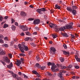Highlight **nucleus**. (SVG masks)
<instances>
[{"label":"nucleus","instance_id":"obj_58","mask_svg":"<svg viewBox=\"0 0 80 80\" xmlns=\"http://www.w3.org/2000/svg\"><path fill=\"white\" fill-rule=\"evenodd\" d=\"M14 47L16 49H17V46L16 45H14Z\"/></svg>","mask_w":80,"mask_h":80},{"label":"nucleus","instance_id":"obj_7","mask_svg":"<svg viewBox=\"0 0 80 80\" xmlns=\"http://www.w3.org/2000/svg\"><path fill=\"white\" fill-rule=\"evenodd\" d=\"M21 28L23 31H27L28 30V27L24 25H22L21 27Z\"/></svg>","mask_w":80,"mask_h":80},{"label":"nucleus","instance_id":"obj_56","mask_svg":"<svg viewBox=\"0 0 80 80\" xmlns=\"http://www.w3.org/2000/svg\"><path fill=\"white\" fill-rule=\"evenodd\" d=\"M75 68L78 69L79 68V66H75Z\"/></svg>","mask_w":80,"mask_h":80},{"label":"nucleus","instance_id":"obj_53","mask_svg":"<svg viewBox=\"0 0 80 80\" xmlns=\"http://www.w3.org/2000/svg\"><path fill=\"white\" fill-rule=\"evenodd\" d=\"M32 51H29V52L28 53V54L30 55H31V54H32Z\"/></svg>","mask_w":80,"mask_h":80},{"label":"nucleus","instance_id":"obj_27","mask_svg":"<svg viewBox=\"0 0 80 80\" xmlns=\"http://www.w3.org/2000/svg\"><path fill=\"white\" fill-rule=\"evenodd\" d=\"M31 40V38L28 37V38H26L24 39V40L25 41H28V40Z\"/></svg>","mask_w":80,"mask_h":80},{"label":"nucleus","instance_id":"obj_31","mask_svg":"<svg viewBox=\"0 0 80 80\" xmlns=\"http://www.w3.org/2000/svg\"><path fill=\"white\" fill-rule=\"evenodd\" d=\"M26 33L27 35H28V36H30V35H31V34H30L29 32H26Z\"/></svg>","mask_w":80,"mask_h":80},{"label":"nucleus","instance_id":"obj_43","mask_svg":"<svg viewBox=\"0 0 80 80\" xmlns=\"http://www.w3.org/2000/svg\"><path fill=\"white\" fill-rule=\"evenodd\" d=\"M22 75H23V76H24V78H28V77L27 76H26V75H25V74H23Z\"/></svg>","mask_w":80,"mask_h":80},{"label":"nucleus","instance_id":"obj_57","mask_svg":"<svg viewBox=\"0 0 80 80\" xmlns=\"http://www.w3.org/2000/svg\"><path fill=\"white\" fill-rule=\"evenodd\" d=\"M36 59L38 61H39V60H40V59L38 57H36Z\"/></svg>","mask_w":80,"mask_h":80},{"label":"nucleus","instance_id":"obj_13","mask_svg":"<svg viewBox=\"0 0 80 80\" xmlns=\"http://www.w3.org/2000/svg\"><path fill=\"white\" fill-rule=\"evenodd\" d=\"M17 66L18 67L20 66V65H21V63H22V62L20 60H17Z\"/></svg>","mask_w":80,"mask_h":80},{"label":"nucleus","instance_id":"obj_42","mask_svg":"<svg viewBox=\"0 0 80 80\" xmlns=\"http://www.w3.org/2000/svg\"><path fill=\"white\" fill-rule=\"evenodd\" d=\"M13 44H14V42H13L12 41L11 42L10 45H11V46H12V45H13Z\"/></svg>","mask_w":80,"mask_h":80},{"label":"nucleus","instance_id":"obj_26","mask_svg":"<svg viewBox=\"0 0 80 80\" xmlns=\"http://www.w3.org/2000/svg\"><path fill=\"white\" fill-rule=\"evenodd\" d=\"M54 62H47V65L48 66H50L51 65L52 66V65H53V63Z\"/></svg>","mask_w":80,"mask_h":80},{"label":"nucleus","instance_id":"obj_34","mask_svg":"<svg viewBox=\"0 0 80 80\" xmlns=\"http://www.w3.org/2000/svg\"><path fill=\"white\" fill-rule=\"evenodd\" d=\"M31 45L32 46V47H35V43H30Z\"/></svg>","mask_w":80,"mask_h":80},{"label":"nucleus","instance_id":"obj_40","mask_svg":"<svg viewBox=\"0 0 80 80\" xmlns=\"http://www.w3.org/2000/svg\"><path fill=\"white\" fill-rule=\"evenodd\" d=\"M8 56L9 58H12V55L11 53H9L8 54Z\"/></svg>","mask_w":80,"mask_h":80},{"label":"nucleus","instance_id":"obj_29","mask_svg":"<svg viewBox=\"0 0 80 80\" xmlns=\"http://www.w3.org/2000/svg\"><path fill=\"white\" fill-rule=\"evenodd\" d=\"M55 8H57V9H60V6H58V4H56V5L55 6Z\"/></svg>","mask_w":80,"mask_h":80},{"label":"nucleus","instance_id":"obj_5","mask_svg":"<svg viewBox=\"0 0 80 80\" xmlns=\"http://www.w3.org/2000/svg\"><path fill=\"white\" fill-rule=\"evenodd\" d=\"M49 51L51 53H52V54L53 55L55 54V52H56V49H55V48L52 47L50 48L49 49Z\"/></svg>","mask_w":80,"mask_h":80},{"label":"nucleus","instance_id":"obj_35","mask_svg":"<svg viewBox=\"0 0 80 80\" xmlns=\"http://www.w3.org/2000/svg\"><path fill=\"white\" fill-rule=\"evenodd\" d=\"M32 73H34V74H35V75H37V73H38V72H37V71H33Z\"/></svg>","mask_w":80,"mask_h":80},{"label":"nucleus","instance_id":"obj_52","mask_svg":"<svg viewBox=\"0 0 80 80\" xmlns=\"http://www.w3.org/2000/svg\"><path fill=\"white\" fill-rule=\"evenodd\" d=\"M8 17L6 16H5L4 18L5 19V20H7V19H8Z\"/></svg>","mask_w":80,"mask_h":80},{"label":"nucleus","instance_id":"obj_44","mask_svg":"<svg viewBox=\"0 0 80 80\" xmlns=\"http://www.w3.org/2000/svg\"><path fill=\"white\" fill-rule=\"evenodd\" d=\"M1 62L2 63L3 65H4V66H5V65H6V63H5V62L3 61H2Z\"/></svg>","mask_w":80,"mask_h":80},{"label":"nucleus","instance_id":"obj_25","mask_svg":"<svg viewBox=\"0 0 80 80\" xmlns=\"http://www.w3.org/2000/svg\"><path fill=\"white\" fill-rule=\"evenodd\" d=\"M60 60L61 62H64L65 60V59H64V58H63L60 57Z\"/></svg>","mask_w":80,"mask_h":80},{"label":"nucleus","instance_id":"obj_61","mask_svg":"<svg viewBox=\"0 0 80 80\" xmlns=\"http://www.w3.org/2000/svg\"><path fill=\"white\" fill-rule=\"evenodd\" d=\"M15 25H16V26H18V23L17 22H16L15 23Z\"/></svg>","mask_w":80,"mask_h":80},{"label":"nucleus","instance_id":"obj_59","mask_svg":"<svg viewBox=\"0 0 80 80\" xmlns=\"http://www.w3.org/2000/svg\"><path fill=\"white\" fill-rule=\"evenodd\" d=\"M44 18L45 19H46V20H47V16H46V15H44Z\"/></svg>","mask_w":80,"mask_h":80},{"label":"nucleus","instance_id":"obj_18","mask_svg":"<svg viewBox=\"0 0 80 80\" xmlns=\"http://www.w3.org/2000/svg\"><path fill=\"white\" fill-rule=\"evenodd\" d=\"M62 52H63V54L64 55H69V54H70V53H69V52H67L65 51H62Z\"/></svg>","mask_w":80,"mask_h":80},{"label":"nucleus","instance_id":"obj_41","mask_svg":"<svg viewBox=\"0 0 80 80\" xmlns=\"http://www.w3.org/2000/svg\"><path fill=\"white\" fill-rule=\"evenodd\" d=\"M58 2L60 4L62 3V0H58Z\"/></svg>","mask_w":80,"mask_h":80},{"label":"nucleus","instance_id":"obj_17","mask_svg":"<svg viewBox=\"0 0 80 80\" xmlns=\"http://www.w3.org/2000/svg\"><path fill=\"white\" fill-rule=\"evenodd\" d=\"M21 15L23 17H25L27 15V13L24 12H21Z\"/></svg>","mask_w":80,"mask_h":80},{"label":"nucleus","instance_id":"obj_9","mask_svg":"<svg viewBox=\"0 0 80 80\" xmlns=\"http://www.w3.org/2000/svg\"><path fill=\"white\" fill-rule=\"evenodd\" d=\"M57 65L58 67H61V69H65V68H67V67L66 66H63L61 64H57Z\"/></svg>","mask_w":80,"mask_h":80},{"label":"nucleus","instance_id":"obj_45","mask_svg":"<svg viewBox=\"0 0 80 80\" xmlns=\"http://www.w3.org/2000/svg\"><path fill=\"white\" fill-rule=\"evenodd\" d=\"M68 68H72V65H69L68 67Z\"/></svg>","mask_w":80,"mask_h":80},{"label":"nucleus","instance_id":"obj_50","mask_svg":"<svg viewBox=\"0 0 80 80\" xmlns=\"http://www.w3.org/2000/svg\"><path fill=\"white\" fill-rule=\"evenodd\" d=\"M18 74L19 75H23V73H22L21 72H18Z\"/></svg>","mask_w":80,"mask_h":80},{"label":"nucleus","instance_id":"obj_1","mask_svg":"<svg viewBox=\"0 0 80 80\" xmlns=\"http://www.w3.org/2000/svg\"><path fill=\"white\" fill-rule=\"evenodd\" d=\"M18 48H19L20 50L22 52V53H25V51H28V48L24 44H19L18 45Z\"/></svg>","mask_w":80,"mask_h":80},{"label":"nucleus","instance_id":"obj_14","mask_svg":"<svg viewBox=\"0 0 80 80\" xmlns=\"http://www.w3.org/2000/svg\"><path fill=\"white\" fill-rule=\"evenodd\" d=\"M61 34L62 35L63 37H68V35L67 33L62 32Z\"/></svg>","mask_w":80,"mask_h":80},{"label":"nucleus","instance_id":"obj_64","mask_svg":"<svg viewBox=\"0 0 80 80\" xmlns=\"http://www.w3.org/2000/svg\"><path fill=\"white\" fill-rule=\"evenodd\" d=\"M33 34L34 35H37V32H34L33 33Z\"/></svg>","mask_w":80,"mask_h":80},{"label":"nucleus","instance_id":"obj_55","mask_svg":"<svg viewBox=\"0 0 80 80\" xmlns=\"http://www.w3.org/2000/svg\"><path fill=\"white\" fill-rule=\"evenodd\" d=\"M25 34H24L23 32H22L21 34H20V35H21V36H24Z\"/></svg>","mask_w":80,"mask_h":80},{"label":"nucleus","instance_id":"obj_47","mask_svg":"<svg viewBox=\"0 0 80 80\" xmlns=\"http://www.w3.org/2000/svg\"><path fill=\"white\" fill-rule=\"evenodd\" d=\"M15 22V21H14V19H12V23H13Z\"/></svg>","mask_w":80,"mask_h":80},{"label":"nucleus","instance_id":"obj_30","mask_svg":"<svg viewBox=\"0 0 80 80\" xmlns=\"http://www.w3.org/2000/svg\"><path fill=\"white\" fill-rule=\"evenodd\" d=\"M45 68H46V67L45 66H42V67L41 66V68H41V70H44L45 69Z\"/></svg>","mask_w":80,"mask_h":80},{"label":"nucleus","instance_id":"obj_22","mask_svg":"<svg viewBox=\"0 0 80 80\" xmlns=\"http://www.w3.org/2000/svg\"><path fill=\"white\" fill-rule=\"evenodd\" d=\"M72 10H77V8H78L76 6H72Z\"/></svg>","mask_w":80,"mask_h":80},{"label":"nucleus","instance_id":"obj_4","mask_svg":"<svg viewBox=\"0 0 80 80\" xmlns=\"http://www.w3.org/2000/svg\"><path fill=\"white\" fill-rule=\"evenodd\" d=\"M66 73V71H64L63 70L60 71V73L58 74V77H59L62 80H63V74L62 73Z\"/></svg>","mask_w":80,"mask_h":80},{"label":"nucleus","instance_id":"obj_54","mask_svg":"<svg viewBox=\"0 0 80 80\" xmlns=\"http://www.w3.org/2000/svg\"><path fill=\"white\" fill-rule=\"evenodd\" d=\"M3 38V36L2 35H0V38Z\"/></svg>","mask_w":80,"mask_h":80},{"label":"nucleus","instance_id":"obj_60","mask_svg":"<svg viewBox=\"0 0 80 80\" xmlns=\"http://www.w3.org/2000/svg\"><path fill=\"white\" fill-rule=\"evenodd\" d=\"M29 7H30V8H33V6H32V5H30V6H29Z\"/></svg>","mask_w":80,"mask_h":80},{"label":"nucleus","instance_id":"obj_48","mask_svg":"<svg viewBox=\"0 0 80 80\" xmlns=\"http://www.w3.org/2000/svg\"><path fill=\"white\" fill-rule=\"evenodd\" d=\"M71 36L72 37V38H75V36L72 34H71Z\"/></svg>","mask_w":80,"mask_h":80},{"label":"nucleus","instance_id":"obj_21","mask_svg":"<svg viewBox=\"0 0 80 80\" xmlns=\"http://www.w3.org/2000/svg\"><path fill=\"white\" fill-rule=\"evenodd\" d=\"M36 66L38 68H41V65H40L38 63H36Z\"/></svg>","mask_w":80,"mask_h":80},{"label":"nucleus","instance_id":"obj_63","mask_svg":"<svg viewBox=\"0 0 80 80\" xmlns=\"http://www.w3.org/2000/svg\"><path fill=\"white\" fill-rule=\"evenodd\" d=\"M20 60H21V62H22V61H23L24 60V59H23V58H21V59Z\"/></svg>","mask_w":80,"mask_h":80},{"label":"nucleus","instance_id":"obj_39","mask_svg":"<svg viewBox=\"0 0 80 80\" xmlns=\"http://www.w3.org/2000/svg\"><path fill=\"white\" fill-rule=\"evenodd\" d=\"M34 20V19L33 18H29L28 19V20H29V21H33Z\"/></svg>","mask_w":80,"mask_h":80},{"label":"nucleus","instance_id":"obj_20","mask_svg":"<svg viewBox=\"0 0 80 80\" xmlns=\"http://www.w3.org/2000/svg\"><path fill=\"white\" fill-rule=\"evenodd\" d=\"M67 10L68 11V12H72V8L69 7L67 8Z\"/></svg>","mask_w":80,"mask_h":80},{"label":"nucleus","instance_id":"obj_2","mask_svg":"<svg viewBox=\"0 0 80 80\" xmlns=\"http://www.w3.org/2000/svg\"><path fill=\"white\" fill-rule=\"evenodd\" d=\"M50 27V28H55V31L56 32H59V31H62V30H61L62 29V28H59L57 26V25L56 24H53L52 23H51L49 25Z\"/></svg>","mask_w":80,"mask_h":80},{"label":"nucleus","instance_id":"obj_38","mask_svg":"<svg viewBox=\"0 0 80 80\" xmlns=\"http://www.w3.org/2000/svg\"><path fill=\"white\" fill-rule=\"evenodd\" d=\"M52 37L53 38H57V35H55V34H53L52 35Z\"/></svg>","mask_w":80,"mask_h":80},{"label":"nucleus","instance_id":"obj_3","mask_svg":"<svg viewBox=\"0 0 80 80\" xmlns=\"http://www.w3.org/2000/svg\"><path fill=\"white\" fill-rule=\"evenodd\" d=\"M61 29V30H62V31H64V30L66 29H73V26L72 25H67L66 26L62 27Z\"/></svg>","mask_w":80,"mask_h":80},{"label":"nucleus","instance_id":"obj_37","mask_svg":"<svg viewBox=\"0 0 80 80\" xmlns=\"http://www.w3.org/2000/svg\"><path fill=\"white\" fill-rule=\"evenodd\" d=\"M20 56H21V57H24L25 56V55L23 53H21L19 54Z\"/></svg>","mask_w":80,"mask_h":80},{"label":"nucleus","instance_id":"obj_62","mask_svg":"<svg viewBox=\"0 0 80 80\" xmlns=\"http://www.w3.org/2000/svg\"><path fill=\"white\" fill-rule=\"evenodd\" d=\"M36 75H37L38 77H40V75L38 74V73H37V74H36Z\"/></svg>","mask_w":80,"mask_h":80},{"label":"nucleus","instance_id":"obj_15","mask_svg":"<svg viewBox=\"0 0 80 80\" xmlns=\"http://www.w3.org/2000/svg\"><path fill=\"white\" fill-rule=\"evenodd\" d=\"M71 12L72 13V15H77V10H75L72 9Z\"/></svg>","mask_w":80,"mask_h":80},{"label":"nucleus","instance_id":"obj_16","mask_svg":"<svg viewBox=\"0 0 80 80\" xmlns=\"http://www.w3.org/2000/svg\"><path fill=\"white\" fill-rule=\"evenodd\" d=\"M36 11L37 12L39 13V14H41L43 13L42 12V10H41V9L38 8L37 10Z\"/></svg>","mask_w":80,"mask_h":80},{"label":"nucleus","instance_id":"obj_23","mask_svg":"<svg viewBox=\"0 0 80 80\" xmlns=\"http://www.w3.org/2000/svg\"><path fill=\"white\" fill-rule=\"evenodd\" d=\"M12 75L13 78H14L16 79L17 78V74L14 73H13L12 74Z\"/></svg>","mask_w":80,"mask_h":80},{"label":"nucleus","instance_id":"obj_8","mask_svg":"<svg viewBox=\"0 0 80 80\" xmlns=\"http://www.w3.org/2000/svg\"><path fill=\"white\" fill-rule=\"evenodd\" d=\"M40 20L39 19H37L34 20L33 21V24L34 25H38V24H40Z\"/></svg>","mask_w":80,"mask_h":80},{"label":"nucleus","instance_id":"obj_19","mask_svg":"<svg viewBox=\"0 0 80 80\" xmlns=\"http://www.w3.org/2000/svg\"><path fill=\"white\" fill-rule=\"evenodd\" d=\"M75 58L76 59L77 61L78 62H80V58H78V56H77V55H75Z\"/></svg>","mask_w":80,"mask_h":80},{"label":"nucleus","instance_id":"obj_28","mask_svg":"<svg viewBox=\"0 0 80 80\" xmlns=\"http://www.w3.org/2000/svg\"><path fill=\"white\" fill-rule=\"evenodd\" d=\"M8 27V25L7 24H5L3 27V28H7V27Z\"/></svg>","mask_w":80,"mask_h":80},{"label":"nucleus","instance_id":"obj_49","mask_svg":"<svg viewBox=\"0 0 80 80\" xmlns=\"http://www.w3.org/2000/svg\"><path fill=\"white\" fill-rule=\"evenodd\" d=\"M4 42L3 41V40L2 39H0V43H3Z\"/></svg>","mask_w":80,"mask_h":80},{"label":"nucleus","instance_id":"obj_11","mask_svg":"<svg viewBox=\"0 0 80 80\" xmlns=\"http://www.w3.org/2000/svg\"><path fill=\"white\" fill-rule=\"evenodd\" d=\"M0 55H5V52L3 50V49L0 48Z\"/></svg>","mask_w":80,"mask_h":80},{"label":"nucleus","instance_id":"obj_36","mask_svg":"<svg viewBox=\"0 0 80 80\" xmlns=\"http://www.w3.org/2000/svg\"><path fill=\"white\" fill-rule=\"evenodd\" d=\"M63 47L65 49H67V45L64 44L63 45Z\"/></svg>","mask_w":80,"mask_h":80},{"label":"nucleus","instance_id":"obj_46","mask_svg":"<svg viewBox=\"0 0 80 80\" xmlns=\"http://www.w3.org/2000/svg\"><path fill=\"white\" fill-rule=\"evenodd\" d=\"M16 79H17V80H21V78L20 77H19L18 78L17 77Z\"/></svg>","mask_w":80,"mask_h":80},{"label":"nucleus","instance_id":"obj_33","mask_svg":"<svg viewBox=\"0 0 80 80\" xmlns=\"http://www.w3.org/2000/svg\"><path fill=\"white\" fill-rule=\"evenodd\" d=\"M34 28L35 29V30H38V31H39V30H40V29L37 26L35 27Z\"/></svg>","mask_w":80,"mask_h":80},{"label":"nucleus","instance_id":"obj_6","mask_svg":"<svg viewBox=\"0 0 80 80\" xmlns=\"http://www.w3.org/2000/svg\"><path fill=\"white\" fill-rule=\"evenodd\" d=\"M4 61L7 63H8V64H10V60L8 57H5L3 58Z\"/></svg>","mask_w":80,"mask_h":80},{"label":"nucleus","instance_id":"obj_24","mask_svg":"<svg viewBox=\"0 0 80 80\" xmlns=\"http://www.w3.org/2000/svg\"><path fill=\"white\" fill-rule=\"evenodd\" d=\"M11 28L12 30H15L16 29V27L14 25H12L11 27Z\"/></svg>","mask_w":80,"mask_h":80},{"label":"nucleus","instance_id":"obj_32","mask_svg":"<svg viewBox=\"0 0 80 80\" xmlns=\"http://www.w3.org/2000/svg\"><path fill=\"white\" fill-rule=\"evenodd\" d=\"M41 12H45L46 11V9L44 8H41Z\"/></svg>","mask_w":80,"mask_h":80},{"label":"nucleus","instance_id":"obj_51","mask_svg":"<svg viewBox=\"0 0 80 80\" xmlns=\"http://www.w3.org/2000/svg\"><path fill=\"white\" fill-rule=\"evenodd\" d=\"M0 21H2L3 20V17H0Z\"/></svg>","mask_w":80,"mask_h":80},{"label":"nucleus","instance_id":"obj_12","mask_svg":"<svg viewBox=\"0 0 80 80\" xmlns=\"http://www.w3.org/2000/svg\"><path fill=\"white\" fill-rule=\"evenodd\" d=\"M6 65L7 68H8L9 69H12V68L13 67V64H12V62H11L10 64L8 65Z\"/></svg>","mask_w":80,"mask_h":80},{"label":"nucleus","instance_id":"obj_10","mask_svg":"<svg viewBox=\"0 0 80 80\" xmlns=\"http://www.w3.org/2000/svg\"><path fill=\"white\" fill-rule=\"evenodd\" d=\"M57 67V66L55 65V63H52V64L51 67V69L52 71H54V70Z\"/></svg>","mask_w":80,"mask_h":80}]
</instances>
